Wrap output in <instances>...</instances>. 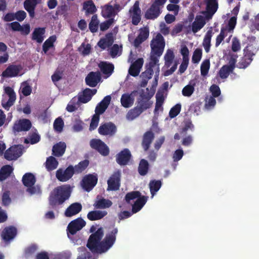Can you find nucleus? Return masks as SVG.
Wrapping results in <instances>:
<instances>
[{"instance_id": "c756f323", "label": "nucleus", "mask_w": 259, "mask_h": 259, "mask_svg": "<svg viewBox=\"0 0 259 259\" xmlns=\"http://www.w3.org/2000/svg\"><path fill=\"white\" fill-rule=\"evenodd\" d=\"M149 35V29L147 27L141 28L140 33L134 40V46L138 47L143 42L146 40Z\"/></svg>"}, {"instance_id": "3c124183", "label": "nucleus", "mask_w": 259, "mask_h": 259, "mask_svg": "<svg viewBox=\"0 0 259 259\" xmlns=\"http://www.w3.org/2000/svg\"><path fill=\"white\" fill-rule=\"evenodd\" d=\"M99 20L97 15H94L89 25V29L92 33L96 32L99 26Z\"/></svg>"}, {"instance_id": "f704fd0d", "label": "nucleus", "mask_w": 259, "mask_h": 259, "mask_svg": "<svg viewBox=\"0 0 259 259\" xmlns=\"http://www.w3.org/2000/svg\"><path fill=\"white\" fill-rule=\"evenodd\" d=\"M66 148V144L64 142H60L53 146V154L57 157L61 156L65 153Z\"/></svg>"}, {"instance_id": "a211bd4d", "label": "nucleus", "mask_w": 259, "mask_h": 259, "mask_svg": "<svg viewBox=\"0 0 259 259\" xmlns=\"http://www.w3.org/2000/svg\"><path fill=\"white\" fill-rule=\"evenodd\" d=\"M205 3L206 11L203 12L202 13L205 15L207 19L211 18L218 9V0H205Z\"/></svg>"}, {"instance_id": "7ed1b4c3", "label": "nucleus", "mask_w": 259, "mask_h": 259, "mask_svg": "<svg viewBox=\"0 0 259 259\" xmlns=\"http://www.w3.org/2000/svg\"><path fill=\"white\" fill-rule=\"evenodd\" d=\"M71 193L69 185L66 184L55 188L50 193L49 197V205L53 208L57 205L62 204L68 199Z\"/></svg>"}, {"instance_id": "69168bd1", "label": "nucleus", "mask_w": 259, "mask_h": 259, "mask_svg": "<svg viewBox=\"0 0 259 259\" xmlns=\"http://www.w3.org/2000/svg\"><path fill=\"white\" fill-rule=\"evenodd\" d=\"M231 49L233 52H237L241 49L240 41L236 37H234L232 39Z\"/></svg>"}, {"instance_id": "e2e57ef3", "label": "nucleus", "mask_w": 259, "mask_h": 259, "mask_svg": "<svg viewBox=\"0 0 259 259\" xmlns=\"http://www.w3.org/2000/svg\"><path fill=\"white\" fill-rule=\"evenodd\" d=\"M64 121L61 117L56 118L54 122V128L58 132H61L63 130Z\"/></svg>"}, {"instance_id": "393cba45", "label": "nucleus", "mask_w": 259, "mask_h": 259, "mask_svg": "<svg viewBox=\"0 0 259 259\" xmlns=\"http://www.w3.org/2000/svg\"><path fill=\"white\" fill-rule=\"evenodd\" d=\"M144 60L143 58H138L130 66L128 70L129 74L134 77L138 76L140 72Z\"/></svg>"}, {"instance_id": "0eeeda50", "label": "nucleus", "mask_w": 259, "mask_h": 259, "mask_svg": "<svg viewBox=\"0 0 259 259\" xmlns=\"http://www.w3.org/2000/svg\"><path fill=\"white\" fill-rule=\"evenodd\" d=\"M90 145L92 149L98 151L102 156H106L109 154V147L100 139H92L90 142Z\"/></svg>"}, {"instance_id": "f03ea898", "label": "nucleus", "mask_w": 259, "mask_h": 259, "mask_svg": "<svg viewBox=\"0 0 259 259\" xmlns=\"http://www.w3.org/2000/svg\"><path fill=\"white\" fill-rule=\"evenodd\" d=\"M71 193L69 185L66 184L55 188L50 193L49 197V205L53 208L57 205L62 204L68 199Z\"/></svg>"}, {"instance_id": "ddd939ff", "label": "nucleus", "mask_w": 259, "mask_h": 259, "mask_svg": "<svg viewBox=\"0 0 259 259\" xmlns=\"http://www.w3.org/2000/svg\"><path fill=\"white\" fill-rule=\"evenodd\" d=\"M121 173L119 170L116 171L110 176L107 181L108 190L116 191L120 186Z\"/></svg>"}, {"instance_id": "338daca9", "label": "nucleus", "mask_w": 259, "mask_h": 259, "mask_svg": "<svg viewBox=\"0 0 259 259\" xmlns=\"http://www.w3.org/2000/svg\"><path fill=\"white\" fill-rule=\"evenodd\" d=\"M107 105H104L103 102H100L99 103L95 109V114L97 116H99L100 114H103L107 108Z\"/></svg>"}, {"instance_id": "6e6d98bb", "label": "nucleus", "mask_w": 259, "mask_h": 259, "mask_svg": "<svg viewBox=\"0 0 259 259\" xmlns=\"http://www.w3.org/2000/svg\"><path fill=\"white\" fill-rule=\"evenodd\" d=\"M210 68V61L208 59L204 60L200 66L201 75L203 76H205L208 73Z\"/></svg>"}, {"instance_id": "49530a36", "label": "nucleus", "mask_w": 259, "mask_h": 259, "mask_svg": "<svg viewBox=\"0 0 259 259\" xmlns=\"http://www.w3.org/2000/svg\"><path fill=\"white\" fill-rule=\"evenodd\" d=\"M58 165V162L53 156L47 158L46 162V167L48 171H51L55 169Z\"/></svg>"}, {"instance_id": "dca6fc26", "label": "nucleus", "mask_w": 259, "mask_h": 259, "mask_svg": "<svg viewBox=\"0 0 259 259\" xmlns=\"http://www.w3.org/2000/svg\"><path fill=\"white\" fill-rule=\"evenodd\" d=\"M249 43L244 49L243 52L248 54L250 56H254L259 50V45L256 41V37L254 36L248 37Z\"/></svg>"}, {"instance_id": "58836bf2", "label": "nucleus", "mask_w": 259, "mask_h": 259, "mask_svg": "<svg viewBox=\"0 0 259 259\" xmlns=\"http://www.w3.org/2000/svg\"><path fill=\"white\" fill-rule=\"evenodd\" d=\"M22 181L23 184L25 187L32 186L34 185L36 182V179L32 173L28 172L23 175Z\"/></svg>"}, {"instance_id": "5fc2aeb1", "label": "nucleus", "mask_w": 259, "mask_h": 259, "mask_svg": "<svg viewBox=\"0 0 259 259\" xmlns=\"http://www.w3.org/2000/svg\"><path fill=\"white\" fill-rule=\"evenodd\" d=\"M237 18L235 16L231 17L228 21V25L223 27V29H226L227 32H233L236 25Z\"/></svg>"}, {"instance_id": "cd10ccee", "label": "nucleus", "mask_w": 259, "mask_h": 259, "mask_svg": "<svg viewBox=\"0 0 259 259\" xmlns=\"http://www.w3.org/2000/svg\"><path fill=\"white\" fill-rule=\"evenodd\" d=\"M154 139V134L151 131L146 132L143 135L142 146L144 151H147L150 148V145Z\"/></svg>"}, {"instance_id": "4be33fe9", "label": "nucleus", "mask_w": 259, "mask_h": 259, "mask_svg": "<svg viewBox=\"0 0 259 259\" xmlns=\"http://www.w3.org/2000/svg\"><path fill=\"white\" fill-rule=\"evenodd\" d=\"M158 62L159 59H157L154 56H152L150 58V62L146 66V70L141 74V76L142 78L150 79L152 78L153 74V68L158 63Z\"/></svg>"}, {"instance_id": "2eb2a0df", "label": "nucleus", "mask_w": 259, "mask_h": 259, "mask_svg": "<svg viewBox=\"0 0 259 259\" xmlns=\"http://www.w3.org/2000/svg\"><path fill=\"white\" fill-rule=\"evenodd\" d=\"M32 127L31 121L28 119L23 118L17 120L14 124L13 130L14 132H27Z\"/></svg>"}, {"instance_id": "9b49d317", "label": "nucleus", "mask_w": 259, "mask_h": 259, "mask_svg": "<svg viewBox=\"0 0 259 259\" xmlns=\"http://www.w3.org/2000/svg\"><path fill=\"white\" fill-rule=\"evenodd\" d=\"M74 174V167L70 165L65 170L59 168L56 172V177L60 182H67L70 179Z\"/></svg>"}, {"instance_id": "7c9ffc66", "label": "nucleus", "mask_w": 259, "mask_h": 259, "mask_svg": "<svg viewBox=\"0 0 259 259\" xmlns=\"http://www.w3.org/2000/svg\"><path fill=\"white\" fill-rule=\"evenodd\" d=\"M113 42V34L112 32H109L106 34L105 38L100 39L98 42V46L102 50H105L111 46Z\"/></svg>"}, {"instance_id": "5701e85b", "label": "nucleus", "mask_w": 259, "mask_h": 259, "mask_svg": "<svg viewBox=\"0 0 259 259\" xmlns=\"http://www.w3.org/2000/svg\"><path fill=\"white\" fill-rule=\"evenodd\" d=\"M101 79L100 72H90L85 78L86 84L91 87H95Z\"/></svg>"}, {"instance_id": "680f3d73", "label": "nucleus", "mask_w": 259, "mask_h": 259, "mask_svg": "<svg viewBox=\"0 0 259 259\" xmlns=\"http://www.w3.org/2000/svg\"><path fill=\"white\" fill-rule=\"evenodd\" d=\"M195 83H193V85H186L182 90V94L183 96L186 97H190L192 95L194 91V86Z\"/></svg>"}, {"instance_id": "c9c22d12", "label": "nucleus", "mask_w": 259, "mask_h": 259, "mask_svg": "<svg viewBox=\"0 0 259 259\" xmlns=\"http://www.w3.org/2000/svg\"><path fill=\"white\" fill-rule=\"evenodd\" d=\"M147 198L146 196H142L137 199L132 205V210L133 213H137L142 208L147 201Z\"/></svg>"}, {"instance_id": "9d476101", "label": "nucleus", "mask_w": 259, "mask_h": 259, "mask_svg": "<svg viewBox=\"0 0 259 259\" xmlns=\"http://www.w3.org/2000/svg\"><path fill=\"white\" fill-rule=\"evenodd\" d=\"M237 62L236 58L231 57L228 64L223 65L219 71V76L222 79L227 78L231 73L233 72Z\"/></svg>"}, {"instance_id": "8fccbe9b", "label": "nucleus", "mask_w": 259, "mask_h": 259, "mask_svg": "<svg viewBox=\"0 0 259 259\" xmlns=\"http://www.w3.org/2000/svg\"><path fill=\"white\" fill-rule=\"evenodd\" d=\"M90 162L88 160L85 159L79 162L74 167V174H80L83 171L89 166Z\"/></svg>"}, {"instance_id": "412c9836", "label": "nucleus", "mask_w": 259, "mask_h": 259, "mask_svg": "<svg viewBox=\"0 0 259 259\" xmlns=\"http://www.w3.org/2000/svg\"><path fill=\"white\" fill-rule=\"evenodd\" d=\"M116 132V127L114 124L111 122L105 123L101 124L99 128V133L103 136H112Z\"/></svg>"}, {"instance_id": "79ce46f5", "label": "nucleus", "mask_w": 259, "mask_h": 259, "mask_svg": "<svg viewBox=\"0 0 259 259\" xmlns=\"http://www.w3.org/2000/svg\"><path fill=\"white\" fill-rule=\"evenodd\" d=\"M83 10L85 11L86 14H93L97 11L96 6L92 0L83 2Z\"/></svg>"}, {"instance_id": "4468645a", "label": "nucleus", "mask_w": 259, "mask_h": 259, "mask_svg": "<svg viewBox=\"0 0 259 259\" xmlns=\"http://www.w3.org/2000/svg\"><path fill=\"white\" fill-rule=\"evenodd\" d=\"M85 224V222L81 218L72 221L67 227L68 235L69 234L72 235L75 234L77 231L84 227Z\"/></svg>"}, {"instance_id": "6ab92c4d", "label": "nucleus", "mask_w": 259, "mask_h": 259, "mask_svg": "<svg viewBox=\"0 0 259 259\" xmlns=\"http://www.w3.org/2000/svg\"><path fill=\"white\" fill-rule=\"evenodd\" d=\"M132 157L131 153L128 149L125 148L116 155V161L120 165H126Z\"/></svg>"}, {"instance_id": "4c0bfd02", "label": "nucleus", "mask_w": 259, "mask_h": 259, "mask_svg": "<svg viewBox=\"0 0 259 259\" xmlns=\"http://www.w3.org/2000/svg\"><path fill=\"white\" fill-rule=\"evenodd\" d=\"M120 102L123 107L129 108L133 105L134 98L131 94H123L121 96Z\"/></svg>"}, {"instance_id": "c03bdc74", "label": "nucleus", "mask_w": 259, "mask_h": 259, "mask_svg": "<svg viewBox=\"0 0 259 259\" xmlns=\"http://www.w3.org/2000/svg\"><path fill=\"white\" fill-rule=\"evenodd\" d=\"M149 169V164L148 161L144 159H141L138 169L139 174L142 176H144L147 174Z\"/></svg>"}, {"instance_id": "c85d7f7f", "label": "nucleus", "mask_w": 259, "mask_h": 259, "mask_svg": "<svg viewBox=\"0 0 259 259\" xmlns=\"http://www.w3.org/2000/svg\"><path fill=\"white\" fill-rule=\"evenodd\" d=\"M82 209V205L78 202L72 203L69 205L65 211V215L66 217H71L78 213Z\"/></svg>"}, {"instance_id": "e433bc0d", "label": "nucleus", "mask_w": 259, "mask_h": 259, "mask_svg": "<svg viewBox=\"0 0 259 259\" xmlns=\"http://www.w3.org/2000/svg\"><path fill=\"white\" fill-rule=\"evenodd\" d=\"M107 214V212L105 210H92L88 213L87 218L90 221H96L103 218Z\"/></svg>"}, {"instance_id": "774afa93", "label": "nucleus", "mask_w": 259, "mask_h": 259, "mask_svg": "<svg viewBox=\"0 0 259 259\" xmlns=\"http://www.w3.org/2000/svg\"><path fill=\"white\" fill-rule=\"evenodd\" d=\"M10 191H7L4 192L2 195V204L4 206H8L11 202V199L10 197Z\"/></svg>"}, {"instance_id": "ea45409f", "label": "nucleus", "mask_w": 259, "mask_h": 259, "mask_svg": "<svg viewBox=\"0 0 259 259\" xmlns=\"http://www.w3.org/2000/svg\"><path fill=\"white\" fill-rule=\"evenodd\" d=\"M252 60V57L243 52V56L238 63V67L240 69H245L249 65Z\"/></svg>"}, {"instance_id": "a878e982", "label": "nucleus", "mask_w": 259, "mask_h": 259, "mask_svg": "<svg viewBox=\"0 0 259 259\" xmlns=\"http://www.w3.org/2000/svg\"><path fill=\"white\" fill-rule=\"evenodd\" d=\"M45 27L35 28L31 34V39L36 41L38 44H41L45 37Z\"/></svg>"}, {"instance_id": "603ef678", "label": "nucleus", "mask_w": 259, "mask_h": 259, "mask_svg": "<svg viewBox=\"0 0 259 259\" xmlns=\"http://www.w3.org/2000/svg\"><path fill=\"white\" fill-rule=\"evenodd\" d=\"M174 58L175 55L173 51L170 49L167 50L164 56L165 65L167 67L171 65Z\"/></svg>"}, {"instance_id": "a18cd8bd", "label": "nucleus", "mask_w": 259, "mask_h": 259, "mask_svg": "<svg viewBox=\"0 0 259 259\" xmlns=\"http://www.w3.org/2000/svg\"><path fill=\"white\" fill-rule=\"evenodd\" d=\"M162 185L160 180H151L149 184L151 194L153 197L160 189Z\"/></svg>"}, {"instance_id": "1a4fd4ad", "label": "nucleus", "mask_w": 259, "mask_h": 259, "mask_svg": "<svg viewBox=\"0 0 259 259\" xmlns=\"http://www.w3.org/2000/svg\"><path fill=\"white\" fill-rule=\"evenodd\" d=\"M146 90L147 92L146 93L144 91H142L137 101V106L143 112L150 108L152 104V103L150 101L151 96H150L149 93L148 92L149 91L148 89L147 88Z\"/></svg>"}, {"instance_id": "473e14b6", "label": "nucleus", "mask_w": 259, "mask_h": 259, "mask_svg": "<svg viewBox=\"0 0 259 259\" xmlns=\"http://www.w3.org/2000/svg\"><path fill=\"white\" fill-rule=\"evenodd\" d=\"M99 67L104 74L110 76L114 71V66L112 63L107 62H101Z\"/></svg>"}, {"instance_id": "052dcab7", "label": "nucleus", "mask_w": 259, "mask_h": 259, "mask_svg": "<svg viewBox=\"0 0 259 259\" xmlns=\"http://www.w3.org/2000/svg\"><path fill=\"white\" fill-rule=\"evenodd\" d=\"M181 110V105L180 104H177L170 109L169 112V116L171 118L176 117L180 113Z\"/></svg>"}, {"instance_id": "bb28decb", "label": "nucleus", "mask_w": 259, "mask_h": 259, "mask_svg": "<svg viewBox=\"0 0 259 259\" xmlns=\"http://www.w3.org/2000/svg\"><path fill=\"white\" fill-rule=\"evenodd\" d=\"M97 93L96 89H85L82 93V95L79 96L78 101L82 103H87L89 102L92 97Z\"/></svg>"}, {"instance_id": "b1692460", "label": "nucleus", "mask_w": 259, "mask_h": 259, "mask_svg": "<svg viewBox=\"0 0 259 259\" xmlns=\"http://www.w3.org/2000/svg\"><path fill=\"white\" fill-rule=\"evenodd\" d=\"M17 234V229L13 226L7 227L2 231L1 236L3 240L8 242L13 240Z\"/></svg>"}, {"instance_id": "13d9d810", "label": "nucleus", "mask_w": 259, "mask_h": 259, "mask_svg": "<svg viewBox=\"0 0 259 259\" xmlns=\"http://www.w3.org/2000/svg\"><path fill=\"white\" fill-rule=\"evenodd\" d=\"M202 55V51L200 48H197L193 52L192 61L193 63L197 64L200 61Z\"/></svg>"}, {"instance_id": "20e7f679", "label": "nucleus", "mask_w": 259, "mask_h": 259, "mask_svg": "<svg viewBox=\"0 0 259 259\" xmlns=\"http://www.w3.org/2000/svg\"><path fill=\"white\" fill-rule=\"evenodd\" d=\"M165 43L164 37L160 33H157L156 36L153 38L150 42V47L151 49L150 57L154 56L157 59L162 55Z\"/></svg>"}, {"instance_id": "f8f14e48", "label": "nucleus", "mask_w": 259, "mask_h": 259, "mask_svg": "<svg viewBox=\"0 0 259 259\" xmlns=\"http://www.w3.org/2000/svg\"><path fill=\"white\" fill-rule=\"evenodd\" d=\"M22 154L21 145H14L8 148L4 154L5 159L8 160H16Z\"/></svg>"}, {"instance_id": "864d4df0", "label": "nucleus", "mask_w": 259, "mask_h": 259, "mask_svg": "<svg viewBox=\"0 0 259 259\" xmlns=\"http://www.w3.org/2000/svg\"><path fill=\"white\" fill-rule=\"evenodd\" d=\"M79 104V102L75 98H72L66 107V110L69 112H72L77 110Z\"/></svg>"}, {"instance_id": "4d7b16f0", "label": "nucleus", "mask_w": 259, "mask_h": 259, "mask_svg": "<svg viewBox=\"0 0 259 259\" xmlns=\"http://www.w3.org/2000/svg\"><path fill=\"white\" fill-rule=\"evenodd\" d=\"M141 194L139 191H132L126 194L125 200L127 203H130L131 200L141 197Z\"/></svg>"}, {"instance_id": "0e129e2a", "label": "nucleus", "mask_w": 259, "mask_h": 259, "mask_svg": "<svg viewBox=\"0 0 259 259\" xmlns=\"http://www.w3.org/2000/svg\"><path fill=\"white\" fill-rule=\"evenodd\" d=\"M114 19H108V20L100 23V30L104 31L107 30L114 23Z\"/></svg>"}, {"instance_id": "2f4dec72", "label": "nucleus", "mask_w": 259, "mask_h": 259, "mask_svg": "<svg viewBox=\"0 0 259 259\" xmlns=\"http://www.w3.org/2000/svg\"><path fill=\"white\" fill-rule=\"evenodd\" d=\"M99 195L97 197V200L95 201L93 206L97 209H105L111 206L112 202L109 199H106L104 198L99 199Z\"/></svg>"}, {"instance_id": "423d86ee", "label": "nucleus", "mask_w": 259, "mask_h": 259, "mask_svg": "<svg viewBox=\"0 0 259 259\" xmlns=\"http://www.w3.org/2000/svg\"><path fill=\"white\" fill-rule=\"evenodd\" d=\"M101 15L105 19H114L121 8L119 4L115 3L112 6L111 3L101 6Z\"/></svg>"}, {"instance_id": "f3484780", "label": "nucleus", "mask_w": 259, "mask_h": 259, "mask_svg": "<svg viewBox=\"0 0 259 259\" xmlns=\"http://www.w3.org/2000/svg\"><path fill=\"white\" fill-rule=\"evenodd\" d=\"M129 13L132 18V24L137 25L141 20V10L139 7V2L136 1L130 9Z\"/></svg>"}, {"instance_id": "6e6552de", "label": "nucleus", "mask_w": 259, "mask_h": 259, "mask_svg": "<svg viewBox=\"0 0 259 259\" xmlns=\"http://www.w3.org/2000/svg\"><path fill=\"white\" fill-rule=\"evenodd\" d=\"M98 180L96 174L87 175L83 177L81 181V186L83 190L89 192L96 185Z\"/></svg>"}, {"instance_id": "aec40b11", "label": "nucleus", "mask_w": 259, "mask_h": 259, "mask_svg": "<svg viewBox=\"0 0 259 259\" xmlns=\"http://www.w3.org/2000/svg\"><path fill=\"white\" fill-rule=\"evenodd\" d=\"M22 69L21 65H9L2 72V75L4 77H14L18 76Z\"/></svg>"}, {"instance_id": "72a5a7b5", "label": "nucleus", "mask_w": 259, "mask_h": 259, "mask_svg": "<svg viewBox=\"0 0 259 259\" xmlns=\"http://www.w3.org/2000/svg\"><path fill=\"white\" fill-rule=\"evenodd\" d=\"M205 24V21L201 15H197L195 18V20L193 22L192 25V30L194 33L198 32Z\"/></svg>"}, {"instance_id": "37998d69", "label": "nucleus", "mask_w": 259, "mask_h": 259, "mask_svg": "<svg viewBox=\"0 0 259 259\" xmlns=\"http://www.w3.org/2000/svg\"><path fill=\"white\" fill-rule=\"evenodd\" d=\"M212 36V31L211 28L210 29L208 30L205 34L202 43V45L206 53H208L210 51V48L211 46L210 42Z\"/></svg>"}, {"instance_id": "39448f33", "label": "nucleus", "mask_w": 259, "mask_h": 259, "mask_svg": "<svg viewBox=\"0 0 259 259\" xmlns=\"http://www.w3.org/2000/svg\"><path fill=\"white\" fill-rule=\"evenodd\" d=\"M167 0H155L146 11L145 17L147 19L154 20L162 13V8Z\"/></svg>"}, {"instance_id": "09e8293b", "label": "nucleus", "mask_w": 259, "mask_h": 259, "mask_svg": "<svg viewBox=\"0 0 259 259\" xmlns=\"http://www.w3.org/2000/svg\"><path fill=\"white\" fill-rule=\"evenodd\" d=\"M143 111L138 107L136 106L129 110L126 114V118L128 120H134L138 117Z\"/></svg>"}, {"instance_id": "a19ab883", "label": "nucleus", "mask_w": 259, "mask_h": 259, "mask_svg": "<svg viewBox=\"0 0 259 259\" xmlns=\"http://www.w3.org/2000/svg\"><path fill=\"white\" fill-rule=\"evenodd\" d=\"M13 168L10 165L3 166L0 169V181H3L7 179L13 172Z\"/></svg>"}, {"instance_id": "de8ad7c7", "label": "nucleus", "mask_w": 259, "mask_h": 259, "mask_svg": "<svg viewBox=\"0 0 259 259\" xmlns=\"http://www.w3.org/2000/svg\"><path fill=\"white\" fill-rule=\"evenodd\" d=\"M56 40V35H52L50 36L43 44L42 51L44 53L46 54L51 48L54 47V43Z\"/></svg>"}, {"instance_id": "bf43d9fd", "label": "nucleus", "mask_w": 259, "mask_h": 259, "mask_svg": "<svg viewBox=\"0 0 259 259\" xmlns=\"http://www.w3.org/2000/svg\"><path fill=\"white\" fill-rule=\"evenodd\" d=\"M227 33L228 32L226 31V29H223V28H221L220 33L217 36L216 38L215 44L216 47H218L224 39L225 37L227 36Z\"/></svg>"}, {"instance_id": "f257e3e1", "label": "nucleus", "mask_w": 259, "mask_h": 259, "mask_svg": "<svg viewBox=\"0 0 259 259\" xmlns=\"http://www.w3.org/2000/svg\"><path fill=\"white\" fill-rule=\"evenodd\" d=\"M96 230L94 226L90 228V232L93 233L88 240L87 247L90 251L85 247L78 248L79 255L77 259H97L93 254H101L108 251L115 243L116 239V235L118 232L117 228H114L111 231L104 236V230L102 227Z\"/></svg>"}]
</instances>
